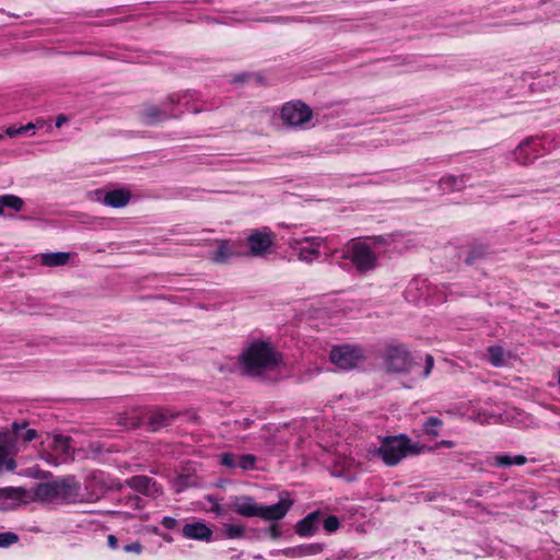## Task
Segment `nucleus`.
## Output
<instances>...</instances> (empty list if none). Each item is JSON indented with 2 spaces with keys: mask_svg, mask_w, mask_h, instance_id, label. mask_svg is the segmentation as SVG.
<instances>
[{
  "mask_svg": "<svg viewBox=\"0 0 560 560\" xmlns=\"http://www.w3.org/2000/svg\"><path fill=\"white\" fill-rule=\"evenodd\" d=\"M0 499L27 502L28 500L43 503H74L81 499V485L74 476H66L48 482L38 483L32 492L23 488H1Z\"/></svg>",
  "mask_w": 560,
  "mask_h": 560,
  "instance_id": "nucleus-1",
  "label": "nucleus"
},
{
  "mask_svg": "<svg viewBox=\"0 0 560 560\" xmlns=\"http://www.w3.org/2000/svg\"><path fill=\"white\" fill-rule=\"evenodd\" d=\"M293 505V501L288 494L281 493L278 503L272 505H262L249 495H236L231 498L233 511L243 517H259L267 522L282 520Z\"/></svg>",
  "mask_w": 560,
  "mask_h": 560,
  "instance_id": "nucleus-2",
  "label": "nucleus"
},
{
  "mask_svg": "<svg viewBox=\"0 0 560 560\" xmlns=\"http://www.w3.org/2000/svg\"><path fill=\"white\" fill-rule=\"evenodd\" d=\"M281 355L267 342L255 341L240 357L248 375L259 376L281 363Z\"/></svg>",
  "mask_w": 560,
  "mask_h": 560,
  "instance_id": "nucleus-3",
  "label": "nucleus"
},
{
  "mask_svg": "<svg viewBox=\"0 0 560 560\" xmlns=\"http://www.w3.org/2000/svg\"><path fill=\"white\" fill-rule=\"evenodd\" d=\"M342 258L350 259L360 272L369 271L376 265L374 252L366 243L357 240H351L346 245Z\"/></svg>",
  "mask_w": 560,
  "mask_h": 560,
  "instance_id": "nucleus-4",
  "label": "nucleus"
},
{
  "mask_svg": "<svg viewBox=\"0 0 560 560\" xmlns=\"http://www.w3.org/2000/svg\"><path fill=\"white\" fill-rule=\"evenodd\" d=\"M413 364V358L405 345H387V375L407 374Z\"/></svg>",
  "mask_w": 560,
  "mask_h": 560,
  "instance_id": "nucleus-5",
  "label": "nucleus"
},
{
  "mask_svg": "<svg viewBox=\"0 0 560 560\" xmlns=\"http://www.w3.org/2000/svg\"><path fill=\"white\" fill-rule=\"evenodd\" d=\"M424 446L411 443L407 435L387 436V465H396L402 458L410 455H418L423 452Z\"/></svg>",
  "mask_w": 560,
  "mask_h": 560,
  "instance_id": "nucleus-6",
  "label": "nucleus"
},
{
  "mask_svg": "<svg viewBox=\"0 0 560 560\" xmlns=\"http://www.w3.org/2000/svg\"><path fill=\"white\" fill-rule=\"evenodd\" d=\"M329 359L340 370L355 369L361 362L365 360V354L362 348L354 345H341L331 348Z\"/></svg>",
  "mask_w": 560,
  "mask_h": 560,
  "instance_id": "nucleus-7",
  "label": "nucleus"
},
{
  "mask_svg": "<svg viewBox=\"0 0 560 560\" xmlns=\"http://www.w3.org/2000/svg\"><path fill=\"white\" fill-rule=\"evenodd\" d=\"M281 120L289 127H304L313 117V110L301 101L285 103L280 112Z\"/></svg>",
  "mask_w": 560,
  "mask_h": 560,
  "instance_id": "nucleus-8",
  "label": "nucleus"
},
{
  "mask_svg": "<svg viewBox=\"0 0 560 560\" xmlns=\"http://www.w3.org/2000/svg\"><path fill=\"white\" fill-rule=\"evenodd\" d=\"M273 244L275 235L268 228L254 230L247 237L248 255L264 257L271 252Z\"/></svg>",
  "mask_w": 560,
  "mask_h": 560,
  "instance_id": "nucleus-9",
  "label": "nucleus"
},
{
  "mask_svg": "<svg viewBox=\"0 0 560 560\" xmlns=\"http://www.w3.org/2000/svg\"><path fill=\"white\" fill-rule=\"evenodd\" d=\"M324 241L320 237L294 238L289 242V246L298 253L301 261L312 262L319 257V248Z\"/></svg>",
  "mask_w": 560,
  "mask_h": 560,
  "instance_id": "nucleus-10",
  "label": "nucleus"
},
{
  "mask_svg": "<svg viewBox=\"0 0 560 560\" xmlns=\"http://www.w3.org/2000/svg\"><path fill=\"white\" fill-rule=\"evenodd\" d=\"M320 523L322 512H312L296 523L295 533L301 537L313 536L318 532Z\"/></svg>",
  "mask_w": 560,
  "mask_h": 560,
  "instance_id": "nucleus-11",
  "label": "nucleus"
},
{
  "mask_svg": "<svg viewBox=\"0 0 560 560\" xmlns=\"http://www.w3.org/2000/svg\"><path fill=\"white\" fill-rule=\"evenodd\" d=\"M175 418V415L166 409H153L147 413V423L152 431H156L168 425Z\"/></svg>",
  "mask_w": 560,
  "mask_h": 560,
  "instance_id": "nucleus-12",
  "label": "nucleus"
},
{
  "mask_svg": "<svg viewBox=\"0 0 560 560\" xmlns=\"http://www.w3.org/2000/svg\"><path fill=\"white\" fill-rule=\"evenodd\" d=\"M182 533L184 537L196 540H209L212 535V530L202 522L184 525Z\"/></svg>",
  "mask_w": 560,
  "mask_h": 560,
  "instance_id": "nucleus-13",
  "label": "nucleus"
},
{
  "mask_svg": "<svg viewBox=\"0 0 560 560\" xmlns=\"http://www.w3.org/2000/svg\"><path fill=\"white\" fill-rule=\"evenodd\" d=\"M323 544H307L287 549L283 555L289 558L317 557L324 551Z\"/></svg>",
  "mask_w": 560,
  "mask_h": 560,
  "instance_id": "nucleus-14",
  "label": "nucleus"
},
{
  "mask_svg": "<svg viewBox=\"0 0 560 560\" xmlns=\"http://www.w3.org/2000/svg\"><path fill=\"white\" fill-rule=\"evenodd\" d=\"M127 485L133 490L141 492L147 495H154L159 492L155 482L147 476H135L128 479Z\"/></svg>",
  "mask_w": 560,
  "mask_h": 560,
  "instance_id": "nucleus-15",
  "label": "nucleus"
},
{
  "mask_svg": "<svg viewBox=\"0 0 560 560\" xmlns=\"http://www.w3.org/2000/svg\"><path fill=\"white\" fill-rule=\"evenodd\" d=\"M130 192L124 189L108 191L104 197V203L113 208L125 207L130 200Z\"/></svg>",
  "mask_w": 560,
  "mask_h": 560,
  "instance_id": "nucleus-16",
  "label": "nucleus"
},
{
  "mask_svg": "<svg viewBox=\"0 0 560 560\" xmlns=\"http://www.w3.org/2000/svg\"><path fill=\"white\" fill-rule=\"evenodd\" d=\"M47 440H51L49 446L58 455H69L71 452V439L61 434H47Z\"/></svg>",
  "mask_w": 560,
  "mask_h": 560,
  "instance_id": "nucleus-17",
  "label": "nucleus"
},
{
  "mask_svg": "<svg viewBox=\"0 0 560 560\" xmlns=\"http://www.w3.org/2000/svg\"><path fill=\"white\" fill-rule=\"evenodd\" d=\"M233 246L226 240L218 241V248L213 252L211 259L217 264H225L231 257L235 256Z\"/></svg>",
  "mask_w": 560,
  "mask_h": 560,
  "instance_id": "nucleus-18",
  "label": "nucleus"
},
{
  "mask_svg": "<svg viewBox=\"0 0 560 560\" xmlns=\"http://www.w3.org/2000/svg\"><path fill=\"white\" fill-rule=\"evenodd\" d=\"M70 258L69 253L57 252V253H46L39 256V261L43 266L47 267H58L65 266L68 264Z\"/></svg>",
  "mask_w": 560,
  "mask_h": 560,
  "instance_id": "nucleus-19",
  "label": "nucleus"
},
{
  "mask_svg": "<svg viewBox=\"0 0 560 560\" xmlns=\"http://www.w3.org/2000/svg\"><path fill=\"white\" fill-rule=\"evenodd\" d=\"M24 207V201L21 197L15 195H2L0 196V217L5 215L4 210L10 209L13 211H21Z\"/></svg>",
  "mask_w": 560,
  "mask_h": 560,
  "instance_id": "nucleus-20",
  "label": "nucleus"
},
{
  "mask_svg": "<svg viewBox=\"0 0 560 560\" xmlns=\"http://www.w3.org/2000/svg\"><path fill=\"white\" fill-rule=\"evenodd\" d=\"M140 115L144 122L149 125L167 117V115L162 109L152 104L143 105Z\"/></svg>",
  "mask_w": 560,
  "mask_h": 560,
  "instance_id": "nucleus-21",
  "label": "nucleus"
},
{
  "mask_svg": "<svg viewBox=\"0 0 560 560\" xmlns=\"http://www.w3.org/2000/svg\"><path fill=\"white\" fill-rule=\"evenodd\" d=\"M10 446L11 442L7 439L0 440V470L4 468L12 471L16 467L14 459L10 457Z\"/></svg>",
  "mask_w": 560,
  "mask_h": 560,
  "instance_id": "nucleus-22",
  "label": "nucleus"
},
{
  "mask_svg": "<svg viewBox=\"0 0 560 560\" xmlns=\"http://www.w3.org/2000/svg\"><path fill=\"white\" fill-rule=\"evenodd\" d=\"M527 458L524 455L511 456L508 454H499L493 457V466L497 467H510L512 465L522 466L526 464Z\"/></svg>",
  "mask_w": 560,
  "mask_h": 560,
  "instance_id": "nucleus-23",
  "label": "nucleus"
},
{
  "mask_svg": "<svg viewBox=\"0 0 560 560\" xmlns=\"http://www.w3.org/2000/svg\"><path fill=\"white\" fill-rule=\"evenodd\" d=\"M465 185H466V176L465 175H460V176L451 175V176L443 177L440 180L441 189L448 190V191L462 190L465 187Z\"/></svg>",
  "mask_w": 560,
  "mask_h": 560,
  "instance_id": "nucleus-24",
  "label": "nucleus"
},
{
  "mask_svg": "<svg viewBox=\"0 0 560 560\" xmlns=\"http://www.w3.org/2000/svg\"><path fill=\"white\" fill-rule=\"evenodd\" d=\"M487 351H488V355H489L488 360L493 366L499 368V366L505 365V363H506L505 352L502 347L491 346L488 348Z\"/></svg>",
  "mask_w": 560,
  "mask_h": 560,
  "instance_id": "nucleus-25",
  "label": "nucleus"
},
{
  "mask_svg": "<svg viewBox=\"0 0 560 560\" xmlns=\"http://www.w3.org/2000/svg\"><path fill=\"white\" fill-rule=\"evenodd\" d=\"M533 142H534V138H527V139L523 140L518 144V147L515 149L514 155H515V160L518 163H521L523 165L530 163L532 160L525 154V149L527 147H529Z\"/></svg>",
  "mask_w": 560,
  "mask_h": 560,
  "instance_id": "nucleus-26",
  "label": "nucleus"
},
{
  "mask_svg": "<svg viewBox=\"0 0 560 560\" xmlns=\"http://www.w3.org/2000/svg\"><path fill=\"white\" fill-rule=\"evenodd\" d=\"M443 425V420L438 417H430L423 423V432L431 436H438L440 434V428Z\"/></svg>",
  "mask_w": 560,
  "mask_h": 560,
  "instance_id": "nucleus-27",
  "label": "nucleus"
},
{
  "mask_svg": "<svg viewBox=\"0 0 560 560\" xmlns=\"http://www.w3.org/2000/svg\"><path fill=\"white\" fill-rule=\"evenodd\" d=\"M255 463H256V457L254 455L244 454V455L237 456V467H240L244 470L253 469L255 467Z\"/></svg>",
  "mask_w": 560,
  "mask_h": 560,
  "instance_id": "nucleus-28",
  "label": "nucleus"
},
{
  "mask_svg": "<svg viewBox=\"0 0 560 560\" xmlns=\"http://www.w3.org/2000/svg\"><path fill=\"white\" fill-rule=\"evenodd\" d=\"M323 521V525H324V528L328 532V533H334L336 532L339 526H340V522L338 520L337 516H334V515H330L326 518H322Z\"/></svg>",
  "mask_w": 560,
  "mask_h": 560,
  "instance_id": "nucleus-29",
  "label": "nucleus"
},
{
  "mask_svg": "<svg viewBox=\"0 0 560 560\" xmlns=\"http://www.w3.org/2000/svg\"><path fill=\"white\" fill-rule=\"evenodd\" d=\"M225 535L229 538H240L244 535V527L241 525L228 524L225 525Z\"/></svg>",
  "mask_w": 560,
  "mask_h": 560,
  "instance_id": "nucleus-30",
  "label": "nucleus"
},
{
  "mask_svg": "<svg viewBox=\"0 0 560 560\" xmlns=\"http://www.w3.org/2000/svg\"><path fill=\"white\" fill-rule=\"evenodd\" d=\"M221 464L229 468L237 467V456L232 453H223L221 455Z\"/></svg>",
  "mask_w": 560,
  "mask_h": 560,
  "instance_id": "nucleus-31",
  "label": "nucleus"
},
{
  "mask_svg": "<svg viewBox=\"0 0 560 560\" xmlns=\"http://www.w3.org/2000/svg\"><path fill=\"white\" fill-rule=\"evenodd\" d=\"M18 540V536L13 533L7 532L0 534V547H8Z\"/></svg>",
  "mask_w": 560,
  "mask_h": 560,
  "instance_id": "nucleus-32",
  "label": "nucleus"
},
{
  "mask_svg": "<svg viewBox=\"0 0 560 560\" xmlns=\"http://www.w3.org/2000/svg\"><path fill=\"white\" fill-rule=\"evenodd\" d=\"M142 546L140 542L135 541L131 544H127L124 546V550L127 552H133L135 555L139 556L141 552Z\"/></svg>",
  "mask_w": 560,
  "mask_h": 560,
  "instance_id": "nucleus-33",
  "label": "nucleus"
},
{
  "mask_svg": "<svg viewBox=\"0 0 560 560\" xmlns=\"http://www.w3.org/2000/svg\"><path fill=\"white\" fill-rule=\"evenodd\" d=\"M434 359L431 354H427L425 357V366L423 371V377H428L433 369Z\"/></svg>",
  "mask_w": 560,
  "mask_h": 560,
  "instance_id": "nucleus-34",
  "label": "nucleus"
},
{
  "mask_svg": "<svg viewBox=\"0 0 560 560\" xmlns=\"http://www.w3.org/2000/svg\"><path fill=\"white\" fill-rule=\"evenodd\" d=\"M162 525L167 529H173L177 526V521L174 517L165 516L162 520Z\"/></svg>",
  "mask_w": 560,
  "mask_h": 560,
  "instance_id": "nucleus-35",
  "label": "nucleus"
},
{
  "mask_svg": "<svg viewBox=\"0 0 560 560\" xmlns=\"http://www.w3.org/2000/svg\"><path fill=\"white\" fill-rule=\"evenodd\" d=\"M21 438L25 442H31V441H33L34 439L37 438V432L34 429H28V430H26V432Z\"/></svg>",
  "mask_w": 560,
  "mask_h": 560,
  "instance_id": "nucleus-36",
  "label": "nucleus"
},
{
  "mask_svg": "<svg viewBox=\"0 0 560 560\" xmlns=\"http://www.w3.org/2000/svg\"><path fill=\"white\" fill-rule=\"evenodd\" d=\"M5 133L10 137H14V136H19V135H22L21 133V129L20 128H15V127H9L7 130H5Z\"/></svg>",
  "mask_w": 560,
  "mask_h": 560,
  "instance_id": "nucleus-37",
  "label": "nucleus"
},
{
  "mask_svg": "<svg viewBox=\"0 0 560 560\" xmlns=\"http://www.w3.org/2000/svg\"><path fill=\"white\" fill-rule=\"evenodd\" d=\"M108 546L113 549L118 547V539L114 535L107 537Z\"/></svg>",
  "mask_w": 560,
  "mask_h": 560,
  "instance_id": "nucleus-38",
  "label": "nucleus"
},
{
  "mask_svg": "<svg viewBox=\"0 0 560 560\" xmlns=\"http://www.w3.org/2000/svg\"><path fill=\"white\" fill-rule=\"evenodd\" d=\"M25 427H26V422H23V423L13 422L12 423V430L15 434H19L20 430L24 429Z\"/></svg>",
  "mask_w": 560,
  "mask_h": 560,
  "instance_id": "nucleus-39",
  "label": "nucleus"
},
{
  "mask_svg": "<svg viewBox=\"0 0 560 560\" xmlns=\"http://www.w3.org/2000/svg\"><path fill=\"white\" fill-rule=\"evenodd\" d=\"M67 120L68 118L65 115H59L56 119V127L60 128Z\"/></svg>",
  "mask_w": 560,
  "mask_h": 560,
  "instance_id": "nucleus-40",
  "label": "nucleus"
},
{
  "mask_svg": "<svg viewBox=\"0 0 560 560\" xmlns=\"http://www.w3.org/2000/svg\"><path fill=\"white\" fill-rule=\"evenodd\" d=\"M35 127H36V125H35V124H33V122H30V124H27V125H25V126H22V127H20V129H21V133H24V132H26V131H28V130H34V129H35Z\"/></svg>",
  "mask_w": 560,
  "mask_h": 560,
  "instance_id": "nucleus-41",
  "label": "nucleus"
},
{
  "mask_svg": "<svg viewBox=\"0 0 560 560\" xmlns=\"http://www.w3.org/2000/svg\"><path fill=\"white\" fill-rule=\"evenodd\" d=\"M270 534H271V536H272L273 538L279 537L280 532H279V527H278V525H275V524H273V525H271V527H270Z\"/></svg>",
  "mask_w": 560,
  "mask_h": 560,
  "instance_id": "nucleus-42",
  "label": "nucleus"
},
{
  "mask_svg": "<svg viewBox=\"0 0 560 560\" xmlns=\"http://www.w3.org/2000/svg\"><path fill=\"white\" fill-rule=\"evenodd\" d=\"M438 445L445 446V447H453L454 442L450 440H442Z\"/></svg>",
  "mask_w": 560,
  "mask_h": 560,
  "instance_id": "nucleus-43",
  "label": "nucleus"
},
{
  "mask_svg": "<svg viewBox=\"0 0 560 560\" xmlns=\"http://www.w3.org/2000/svg\"><path fill=\"white\" fill-rule=\"evenodd\" d=\"M378 454H380V456L383 458V460H385L384 443L381 445V447H380V450H378Z\"/></svg>",
  "mask_w": 560,
  "mask_h": 560,
  "instance_id": "nucleus-44",
  "label": "nucleus"
},
{
  "mask_svg": "<svg viewBox=\"0 0 560 560\" xmlns=\"http://www.w3.org/2000/svg\"><path fill=\"white\" fill-rule=\"evenodd\" d=\"M559 385H560V375H559Z\"/></svg>",
  "mask_w": 560,
  "mask_h": 560,
  "instance_id": "nucleus-45",
  "label": "nucleus"
},
{
  "mask_svg": "<svg viewBox=\"0 0 560 560\" xmlns=\"http://www.w3.org/2000/svg\"><path fill=\"white\" fill-rule=\"evenodd\" d=\"M2 138V136L0 135V139Z\"/></svg>",
  "mask_w": 560,
  "mask_h": 560,
  "instance_id": "nucleus-46",
  "label": "nucleus"
}]
</instances>
